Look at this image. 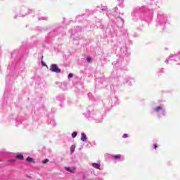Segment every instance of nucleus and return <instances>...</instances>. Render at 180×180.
<instances>
[{"instance_id":"ddd939ff","label":"nucleus","mask_w":180,"mask_h":180,"mask_svg":"<svg viewBox=\"0 0 180 180\" xmlns=\"http://www.w3.org/2000/svg\"><path fill=\"white\" fill-rule=\"evenodd\" d=\"M65 170L72 173V170L70 169V167H65Z\"/></svg>"},{"instance_id":"f03ea898","label":"nucleus","mask_w":180,"mask_h":180,"mask_svg":"<svg viewBox=\"0 0 180 180\" xmlns=\"http://www.w3.org/2000/svg\"><path fill=\"white\" fill-rule=\"evenodd\" d=\"M27 161L28 162H31V163H35V161L34 160V159L31 157H27Z\"/></svg>"},{"instance_id":"9d476101","label":"nucleus","mask_w":180,"mask_h":180,"mask_svg":"<svg viewBox=\"0 0 180 180\" xmlns=\"http://www.w3.org/2000/svg\"><path fill=\"white\" fill-rule=\"evenodd\" d=\"M86 61H87V63H90L91 61V57H87L86 58Z\"/></svg>"},{"instance_id":"dca6fc26","label":"nucleus","mask_w":180,"mask_h":180,"mask_svg":"<svg viewBox=\"0 0 180 180\" xmlns=\"http://www.w3.org/2000/svg\"><path fill=\"white\" fill-rule=\"evenodd\" d=\"M156 148H158V145L157 144H154V149L156 150Z\"/></svg>"},{"instance_id":"f257e3e1","label":"nucleus","mask_w":180,"mask_h":180,"mask_svg":"<svg viewBox=\"0 0 180 180\" xmlns=\"http://www.w3.org/2000/svg\"><path fill=\"white\" fill-rule=\"evenodd\" d=\"M49 70H51L52 72H56L58 74L61 73V70L58 68V66H57L56 64L54 63L51 65Z\"/></svg>"},{"instance_id":"1a4fd4ad","label":"nucleus","mask_w":180,"mask_h":180,"mask_svg":"<svg viewBox=\"0 0 180 180\" xmlns=\"http://www.w3.org/2000/svg\"><path fill=\"white\" fill-rule=\"evenodd\" d=\"M70 150H71V153H73L75 151V146H72Z\"/></svg>"},{"instance_id":"0eeeda50","label":"nucleus","mask_w":180,"mask_h":180,"mask_svg":"<svg viewBox=\"0 0 180 180\" xmlns=\"http://www.w3.org/2000/svg\"><path fill=\"white\" fill-rule=\"evenodd\" d=\"M113 158H115V160H119L121 158V155H116L115 156H113Z\"/></svg>"},{"instance_id":"4468645a","label":"nucleus","mask_w":180,"mask_h":180,"mask_svg":"<svg viewBox=\"0 0 180 180\" xmlns=\"http://www.w3.org/2000/svg\"><path fill=\"white\" fill-rule=\"evenodd\" d=\"M122 138H124V139L127 138V134H124V135H122Z\"/></svg>"},{"instance_id":"9b49d317","label":"nucleus","mask_w":180,"mask_h":180,"mask_svg":"<svg viewBox=\"0 0 180 180\" xmlns=\"http://www.w3.org/2000/svg\"><path fill=\"white\" fill-rule=\"evenodd\" d=\"M49 162V160L48 159H44V160L42 161L43 164H46Z\"/></svg>"},{"instance_id":"2eb2a0df","label":"nucleus","mask_w":180,"mask_h":180,"mask_svg":"<svg viewBox=\"0 0 180 180\" xmlns=\"http://www.w3.org/2000/svg\"><path fill=\"white\" fill-rule=\"evenodd\" d=\"M41 64H42L43 66L47 67V65H46V63H44V61H41Z\"/></svg>"},{"instance_id":"423d86ee","label":"nucleus","mask_w":180,"mask_h":180,"mask_svg":"<svg viewBox=\"0 0 180 180\" xmlns=\"http://www.w3.org/2000/svg\"><path fill=\"white\" fill-rule=\"evenodd\" d=\"M161 110H162V108L161 106L156 107V108H154V111L155 112H160Z\"/></svg>"},{"instance_id":"f8f14e48","label":"nucleus","mask_w":180,"mask_h":180,"mask_svg":"<svg viewBox=\"0 0 180 180\" xmlns=\"http://www.w3.org/2000/svg\"><path fill=\"white\" fill-rule=\"evenodd\" d=\"M73 77V74L72 73H70L68 75V79L72 78Z\"/></svg>"},{"instance_id":"39448f33","label":"nucleus","mask_w":180,"mask_h":180,"mask_svg":"<svg viewBox=\"0 0 180 180\" xmlns=\"http://www.w3.org/2000/svg\"><path fill=\"white\" fill-rule=\"evenodd\" d=\"M16 158H17V159H19V160H24V156H23V155H22V154H19V155H16Z\"/></svg>"},{"instance_id":"7ed1b4c3","label":"nucleus","mask_w":180,"mask_h":180,"mask_svg":"<svg viewBox=\"0 0 180 180\" xmlns=\"http://www.w3.org/2000/svg\"><path fill=\"white\" fill-rule=\"evenodd\" d=\"M81 141H86V136L85 134H81Z\"/></svg>"},{"instance_id":"20e7f679","label":"nucleus","mask_w":180,"mask_h":180,"mask_svg":"<svg viewBox=\"0 0 180 180\" xmlns=\"http://www.w3.org/2000/svg\"><path fill=\"white\" fill-rule=\"evenodd\" d=\"M92 167L97 169H100V165L98 163H93Z\"/></svg>"},{"instance_id":"6e6552de","label":"nucleus","mask_w":180,"mask_h":180,"mask_svg":"<svg viewBox=\"0 0 180 180\" xmlns=\"http://www.w3.org/2000/svg\"><path fill=\"white\" fill-rule=\"evenodd\" d=\"M77 136V133L76 131L72 132V139L76 138Z\"/></svg>"}]
</instances>
